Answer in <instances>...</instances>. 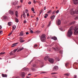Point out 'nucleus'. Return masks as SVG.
I'll list each match as a JSON object with an SVG mask.
<instances>
[{"label":"nucleus","instance_id":"59","mask_svg":"<svg viewBox=\"0 0 78 78\" xmlns=\"http://www.w3.org/2000/svg\"><path fill=\"white\" fill-rule=\"evenodd\" d=\"M44 17L45 18H47V16H44Z\"/></svg>","mask_w":78,"mask_h":78},{"label":"nucleus","instance_id":"19","mask_svg":"<svg viewBox=\"0 0 78 78\" xmlns=\"http://www.w3.org/2000/svg\"><path fill=\"white\" fill-rule=\"evenodd\" d=\"M15 20L16 22V23L19 22V20L17 18H15Z\"/></svg>","mask_w":78,"mask_h":78},{"label":"nucleus","instance_id":"4","mask_svg":"<svg viewBox=\"0 0 78 78\" xmlns=\"http://www.w3.org/2000/svg\"><path fill=\"white\" fill-rule=\"evenodd\" d=\"M48 61L50 62V63H51V64L53 63L54 61V59L49 58H48Z\"/></svg>","mask_w":78,"mask_h":78},{"label":"nucleus","instance_id":"54","mask_svg":"<svg viewBox=\"0 0 78 78\" xmlns=\"http://www.w3.org/2000/svg\"><path fill=\"white\" fill-rule=\"evenodd\" d=\"M26 34H29V33L28 32H27Z\"/></svg>","mask_w":78,"mask_h":78},{"label":"nucleus","instance_id":"15","mask_svg":"<svg viewBox=\"0 0 78 78\" xmlns=\"http://www.w3.org/2000/svg\"><path fill=\"white\" fill-rule=\"evenodd\" d=\"M51 39H53L54 41H56V40H57V38L55 37H52Z\"/></svg>","mask_w":78,"mask_h":78},{"label":"nucleus","instance_id":"37","mask_svg":"<svg viewBox=\"0 0 78 78\" xmlns=\"http://www.w3.org/2000/svg\"><path fill=\"white\" fill-rule=\"evenodd\" d=\"M17 50H18V49H16L14 50V51H13L14 53H15L16 52V51H17Z\"/></svg>","mask_w":78,"mask_h":78},{"label":"nucleus","instance_id":"55","mask_svg":"<svg viewBox=\"0 0 78 78\" xmlns=\"http://www.w3.org/2000/svg\"><path fill=\"white\" fill-rule=\"evenodd\" d=\"M20 2L21 3H22L23 2V0H20Z\"/></svg>","mask_w":78,"mask_h":78},{"label":"nucleus","instance_id":"47","mask_svg":"<svg viewBox=\"0 0 78 78\" xmlns=\"http://www.w3.org/2000/svg\"><path fill=\"white\" fill-rule=\"evenodd\" d=\"M30 32L31 33H33V31L32 30H30Z\"/></svg>","mask_w":78,"mask_h":78},{"label":"nucleus","instance_id":"51","mask_svg":"<svg viewBox=\"0 0 78 78\" xmlns=\"http://www.w3.org/2000/svg\"><path fill=\"white\" fill-rule=\"evenodd\" d=\"M30 16V15H29V13H27V17H28V16Z\"/></svg>","mask_w":78,"mask_h":78},{"label":"nucleus","instance_id":"45","mask_svg":"<svg viewBox=\"0 0 78 78\" xmlns=\"http://www.w3.org/2000/svg\"><path fill=\"white\" fill-rule=\"evenodd\" d=\"M28 4H29V5H31V2H29L28 3Z\"/></svg>","mask_w":78,"mask_h":78},{"label":"nucleus","instance_id":"27","mask_svg":"<svg viewBox=\"0 0 78 78\" xmlns=\"http://www.w3.org/2000/svg\"><path fill=\"white\" fill-rule=\"evenodd\" d=\"M15 15H16V17H17V11H16Z\"/></svg>","mask_w":78,"mask_h":78},{"label":"nucleus","instance_id":"53","mask_svg":"<svg viewBox=\"0 0 78 78\" xmlns=\"http://www.w3.org/2000/svg\"><path fill=\"white\" fill-rule=\"evenodd\" d=\"M55 11H54L52 12V14H55Z\"/></svg>","mask_w":78,"mask_h":78},{"label":"nucleus","instance_id":"49","mask_svg":"<svg viewBox=\"0 0 78 78\" xmlns=\"http://www.w3.org/2000/svg\"><path fill=\"white\" fill-rule=\"evenodd\" d=\"M28 11V9H26V11H25L26 13H27V12Z\"/></svg>","mask_w":78,"mask_h":78},{"label":"nucleus","instance_id":"61","mask_svg":"<svg viewBox=\"0 0 78 78\" xmlns=\"http://www.w3.org/2000/svg\"><path fill=\"white\" fill-rule=\"evenodd\" d=\"M2 31L0 30V34H1V33H2Z\"/></svg>","mask_w":78,"mask_h":78},{"label":"nucleus","instance_id":"41","mask_svg":"<svg viewBox=\"0 0 78 78\" xmlns=\"http://www.w3.org/2000/svg\"><path fill=\"white\" fill-rule=\"evenodd\" d=\"M36 47H37V44H35L34 45V48H36Z\"/></svg>","mask_w":78,"mask_h":78},{"label":"nucleus","instance_id":"35","mask_svg":"<svg viewBox=\"0 0 78 78\" xmlns=\"http://www.w3.org/2000/svg\"><path fill=\"white\" fill-rule=\"evenodd\" d=\"M57 73H51V75H55V74H56Z\"/></svg>","mask_w":78,"mask_h":78},{"label":"nucleus","instance_id":"7","mask_svg":"<svg viewBox=\"0 0 78 78\" xmlns=\"http://www.w3.org/2000/svg\"><path fill=\"white\" fill-rule=\"evenodd\" d=\"M73 2L75 5H78V0H73Z\"/></svg>","mask_w":78,"mask_h":78},{"label":"nucleus","instance_id":"18","mask_svg":"<svg viewBox=\"0 0 78 78\" xmlns=\"http://www.w3.org/2000/svg\"><path fill=\"white\" fill-rule=\"evenodd\" d=\"M58 25H61V20H58Z\"/></svg>","mask_w":78,"mask_h":78},{"label":"nucleus","instance_id":"13","mask_svg":"<svg viewBox=\"0 0 78 78\" xmlns=\"http://www.w3.org/2000/svg\"><path fill=\"white\" fill-rule=\"evenodd\" d=\"M48 58H49V57L48 56H46L45 58H44V59L45 61H47V59L48 60Z\"/></svg>","mask_w":78,"mask_h":78},{"label":"nucleus","instance_id":"33","mask_svg":"<svg viewBox=\"0 0 78 78\" xmlns=\"http://www.w3.org/2000/svg\"><path fill=\"white\" fill-rule=\"evenodd\" d=\"M14 55V53H12V52H11L10 54V55Z\"/></svg>","mask_w":78,"mask_h":78},{"label":"nucleus","instance_id":"12","mask_svg":"<svg viewBox=\"0 0 78 78\" xmlns=\"http://www.w3.org/2000/svg\"><path fill=\"white\" fill-rule=\"evenodd\" d=\"M31 70L32 71V72H35L36 71V69H35V68H33V67H32L31 68Z\"/></svg>","mask_w":78,"mask_h":78},{"label":"nucleus","instance_id":"16","mask_svg":"<svg viewBox=\"0 0 78 78\" xmlns=\"http://www.w3.org/2000/svg\"><path fill=\"white\" fill-rule=\"evenodd\" d=\"M2 77H7V76H8L7 75L4 74H2Z\"/></svg>","mask_w":78,"mask_h":78},{"label":"nucleus","instance_id":"5","mask_svg":"<svg viewBox=\"0 0 78 78\" xmlns=\"http://www.w3.org/2000/svg\"><path fill=\"white\" fill-rule=\"evenodd\" d=\"M53 49L54 50H55V51H58V50H59V48L58 45L55 46V48H53Z\"/></svg>","mask_w":78,"mask_h":78},{"label":"nucleus","instance_id":"62","mask_svg":"<svg viewBox=\"0 0 78 78\" xmlns=\"http://www.w3.org/2000/svg\"><path fill=\"white\" fill-rule=\"evenodd\" d=\"M2 26H0V29H2Z\"/></svg>","mask_w":78,"mask_h":78},{"label":"nucleus","instance_id":"40","mask_svg":"<svg viewBox=\"0 0 78 78\" xmlns=\"http://www.w3.org/2000/svg\"><path fill=\"white\" fill-rule=\"evenodd\" d=\"M31 10L32 11H34V8H31Z\"/></svg>","mask_w":78,"mask_h":78},{"label":"nucleus","instance_id":"25","mask_svg":"<svg viewBox=\"0 0 78 78\" xmlns=\"http://www.w3.org/2000/svg\"><path fill=\"white\" fill-rule=\"evenodd\" d=\"M3 17L4 19H6L7 18V17L6 16H3Z\"/></svg>","mask_w":78,"mask_h":78},{"label":"nucleus","instance_id":"38","mask_svg":"<svg viewBox=\"0 0 78 78\" xmlns=\"http://www.w3.org/2000/svg\"><path fill=\"white\" fill-rule=\"evenodd\" d=\"M59 12V10H58L57 11H56L55 13L56 14H58V12Z\"/></svg>","mask_w":78,"mask_h":78},{"label":"nucleus","instance_id":"58","mask_svg":"<svg viewBox=\"0 0 78 78\" xmlns=\"http://www.w3.org/2000/svg\"><path fill=\"white\" fill-rule=\"evenodd\" d=\"M20 40H22V39H23V38H22V37H20Z\"/></svg>","mask_w":78,"mask_h":78},{"label":"nucleus","instance_id":"20","mask_svg":"<svg viewBox=\"0 0 78 78\" xmlns=\"http://www.w3.org/2000/svg\"><path fill=\"white\" fill-rule=\"evenodd\" d=\"M12 30H16V26L14 25L12 27Z\"/></svg>","mask_w":78,"mask_h":78},{"label":"nucleus","instance_id":"52","mask_svg":"<svg viewBox=\"0 0 78 78\" xmlns=\"http://www.w3.org/2000/svg\"><path fill=\"white\" fill-rule=\"evenodd\" d=\"M59 53H62V51H59Z\"/></svg>","mask_w":78,"mask_h":78},{"label":"nucleus","instance_id":"64","mask_svg":"<svg viewBox=\"0 0 78 78\" xmlns=\"http://www.w3.org/2000/svg\"><path fill=\"white\" fill-rule=\"evenodd\" d=\"M26 78H30L29 77L27 76V77Z\"/></svg>","mask_w":78,"mask_h":78},{"label":"nucleus","instance_id":"1","mask_svg":"<svg viewBox=\"0 0 78 78\" xmlns=\"http://www.w3.org/2000/svg\"><path fill=\"white\" fill-rule=\"evenodd\" d=\"M73 29L74 30V33L75 34H78V25H77L76 27L74 28L72 27H70L69 30H68L67 33V36L70 37L72 35L73 32H72V30Z\"/></svg>","mask_w":78,"mask_h":78},{"label":"nucleus","instance_id":"2","mask_svg":"<svg viewBox=\"0 0 78 78\" xmlns=\"http://www.w3.org/2000/svg\"><path fill=\"white\" fill-rule=\"evenodd\" d=\"M76 13L78 14V6L76 9V10H75V11L73 10H71L70 11V14L71 15H74Z\"/></svg>","mask_w":78,"mask_h":78},{"label":"nucleus","instance_id":"17","mask_svg":"<svg viewBox=\"0 0 78 78\" xmlns=\"http://www.w3.org/2000/svg\"><path fill=\"white\" fill-rule=\"evenodd\" d=\"M23 35V31H21L20 32V36H22Z\"/></svg>","mask_w":78,"mask_h":78},{"label":"nucleus","instance_id":"14","mask_svg":"<svg viewBox=\"0 0 78 78\" xmlns=\"http://www.w3.org/2000/svg\"><path fill=\"white\" fill-rule=\"evenodd\" d=\"M23 49H24V48H23V47L20 48L18 49L17 51H22V50H23Z\"/></svg>","mask_w":78,"mask_h":78},{"label":"nucleus","instance_id":"32","mask_svg":"<svg viewBox=\"0 0 78 78\" xmlns=\"http://www.w3.org/2000/svg\"><path fill=\"white\" fill-rule=\"evenodd\" d=\"M69 65V63H66L65 64V66L66 67H67V66Z\"/></svg>","mask_w":78,"mask_h":78},{"label":"nucleus","instance_id":"6","mask_svg":"<svg viewBox=\"0 0 78 78\" xmlns=\"http://www.w3.org/2000/svg\"><path fill=\"white\" fill-rule=\"evenodd\" d=\"M58 69V67L57 66H55L53 69V71L57 70Z\"/></svg>","mask_w":78,"mask_h":78},{"label":"nucleus","instance_id":"23","mask_svg":"<svg viewBox=\"0 0 78 78\" xmlns=\"http://www.w3.org/2000/svg\"><path fill=\"white\" fill-rule=\"evenodd\" d=\"M55 59L56 61H59V58L58 57L55 58Z\"/></svg>","mask_w":78,"mask_h":78},{"label":"nucleus","instance_id":"8","mask_svg":"<svg viewBox=\"0 0 78 78\" xmlns=\"http://www.w3.org/2000/svg\"><path fill=\"white\" fill-rule=\"evenodd\" d=\"M25 73L24 72H22L21 73V75L23 77V78H24L25 77Z\"/></svg>","mask_w":78,"mask_h":78},{"label":"nucleus","instance_id":"29","mask_svg":"<svg viewBox=\"0 0 78 78\" xmlns=\"http://www.w3.org/2000/svg\"><path fill=\"white\" fill-rule=\"evenodd\" d=\"M44 12V10L42 9L40 12V13L39 15H40V14H41V13H42V12Z\"/></svg>","mask_w":78,"mask_h":78},{"label":"nucleus","instance_id":"10","mask_svg":"<svg viewBox=\"0 0 78 78\" xmlns=\"http://www.w3.org/2000/svg\"><path fill=\"white\" fill-rule=\"evenodd\" d=\"M55 15L51 16L50 17V18L51 19V20H53L55 19Z\"/></svg>","mask_w":78,"mask_h":78},{"label":"nucleus","instance_id":"42","mask_svg":"<svg viewBox=\"0 0 78 78\" xmlns=\"http://www.w3.org/2000/svg\"><path fill=\"white\" fill-rule=\"evenodd\" d=\"M21 8V6H18L17 7V8H18H18Z\"/></svg>","mask_w":78,"mask_h":78},{"label":"nucleus","instance_id":"9","mask_svg":"<svg viewBox=\"0 0 78 78\" xmlns=\"http://www.w3.org/2000/svg\"><path fill=\"white\" fill-rule=\"evenodd\" d=\"M9 12L10 14H12V15H13V14H14V12L11 10H9Z\"/></svg>","mask_w":78,"mask_h":78},{"label":"nucleus","instance_id":"46","mask_svg":"<svg viewBox=\"0 0 78 78\" xmlns=\"http://www.w3.org/2000/svg\"><path fill=\"white\" fill-rule=\"evenodd\" d=\"M27 21H26V20H25L24 21V22H23V23H27Z\"/></svg>","mask_w":78,"mask_h":78},{"label":"nucleus","instance_id":"34","mask_svg":"<svg viewBox=\"0 0 78 78\" xmlns=\"http://www.w3.org/2000/svg\"><path fill=\"white\" fill-rule=\"evenodd\" d=\"M13 32V31H12V32H11V33H10L8 35V36H10V35H11V34H12V32Z\"/></svg>","mask_w":78,"mask_h":78},{"label":"nucleus","instance_id":"63","mask_svg":"<svg viewBox=\"0 0 78 78\" xmlns=\"http://www.w3.org/2000/svg\"><path fill=\"white\" fill-rule=\"evenodd\" d=\"M50 25V24L49 23V24H48V26L49 27Z\"/></svg>","mask_w":78,"mask_h":78},{"label":"nucleus","instance_id":"28","mask_svg":"<svg viewBox=\"0 0 78 78\" xmlns=\"http://www.w3.org/2000/svg\"><path fill=\"white\" fill-rule=\"evenodd\" d=\"M51 12V10H50L47 12V13H48V14H50V12Z\"/></svg>","mask_w":78,"mask_h":78},{"label":"nucleus","instance_id":"56","mask_svg":"<svg viewBox=\"0 0 78 78\" xmlns=\"http://www.w3.org/2000/svg\"><path fill=\"white\" fill-rule=\"evenodd\" d=\"M44 10H45V9H46V7H44Z\"/></svg>","mask_w":78,"mask_h":78},{"label":"nucleus","instance_id":"26","mask_svg":"<svg viewBox=\"0 0 78 78\" xmlns=\"http://www.w3.org/2000/svg\"><path fill=\"white\" fill-rule=\"evenodd\" d=\"M75 23V22L74 21L70 23V25H73V24H74Z\"/></svg>","mask_w":78,"mask_h":78},{"label":"nucleus","instance_id":"44","mask_svg":"<svg viewBox=\"0 0 78 78\" xmlns=\"http://www.w3.org/2000/svg\"><path fill=\"white\" fill-rule=\"evenodd\" d=\"M24 41H24V40H21L20 41V42L21 43H22V42H24Z\"/></svg>","mask_w":78,"mask_h":78},{"label":"nucleus","instance_id":"21","mask_svg":"<svg viewBox=\"0 0 78 78\" xmlns=\"http://www.w3.org/2000/svg\"><path fill=\"white\" fill-rule=\"evenodd\" d=\"M24 69L26 71H28V70H29V69L28 68H24Z\"/></svg>","mask_w":78,"mask_h":78},{"label":"nucleus","instance_id":"30","mask_svg":"<svg viewBox=\"0 0 78 78\" xmlns=\"http://www.w3.org/2000/svg\"><path fill=\"white\" fill-rule=\"evenodd\" d=\"M64 75L66 76H69V74L66 73V74H64Z\"/></svg>","mask_w":78,"mask_h":78},{"label":"nucleus","instance_id":"50","mask_svg":"<svg viewBox=\"0 0 78 78\" xmlns=\"http://www.w3.org/2000/svg\"><path fill=\"white\" fill-rule=\"evenodd\" d=\"M23 17H24V19H25L26 18V15H23Z\"/></svg>","mask_w":78,"mask_h":78},{"label":"nucleus","instance_id":"22","mask_svg":"<svg viewBox=\"0 0 78 78\" xmlns=\"http://www.w3.org/2000/svg\"><path fill=\"white\" fill-rule=\"evenodd\" d=\"M12 3L13 5H16L17 4H16V2H12Z\"/></svg>","mask_w":78,"mask_h":78},{"label":"nucleus","instance_id":"57","mask_svg":"<svg viewBox=\"0 0 78 78\" xmlns=\"http://www.w3.org/2000/svg\"><path fill=\"white\" fill-rule=\"evenodd\" d=\"M23 16H26V15H25V12H24L23 14Z\"/></svg>","mask_w":78,"mask_h":78},{"label":"nucleus","instance_id":"39","mask_svg":"<svg viewBox=\"0 0 78 78\" xmlns=\"http://www.w3.org/2000/svg\"><path fill=\"white\" fill-rule=\"evenodd\" d=\"M5 53V52H1L0 53V55H3Z\"/></svg>","mask_w":78,"mask_h":78},{"label":"nucleus","instance_id":"31","mask_svg":"<svg viewBox=\"0 0 78 78\" xmlns=\"http://www.w3.org/2000/svg\"><path fill=\"white\" fill-rule=\"evenodd\" d=\"M75 20H77L78 19V16H76L75 18Z\"/></svg>","mask_w":78,"mask_h":78},{"label":"nucleus","instance_id":"36","mask_svg":"<svg viewBox=\"0 0 78 78\" xmlns=\"http://www.w3.org/2000/svg\"><path fill=\"white\" fill-rule=\"evenodd\" d=\"M32 66L33 67H36V65L35 64L33 65Z\"/></svg>","mask_w":78,"mask_h":78},{"label":"nucleus","instance_id":"11","mask_svg":"<svg viewBox=\"0 0 78 78\" xmlns=\"http://www.w3.org/2000/svg\"><path fill=\"white\" fill-rule=\"evenodd\" d=\"M18 43H14L13 44H12L11 47H15V46H16V45H17V44H18Z\"/></svg>","mask_w":78,"mask_h":78},{"label":"nucleus","instance_id":"48","mask_svg":"<svg viewBox=\"0 0 78 78\" xmlns=\"http://www.w3.org/2000/svg\"><path fill=\"white\" fill-rule=\"evenodd\" d=\"M42 73H45V72H41V74H42Z\"/></svg>","mask_w":78,"mask_h":78},{"label":"nucleus","instance_id":"3","mask_svg":"<svg viewBox=\"0 0 78 78\" xmlns=\"http://www.w3.org/2000/svg\"><path fill=\"white\" fill-rule=\"evenodd\" d=\"M41 40L42 42H44L46 41V38H45V35L43 34L41 36Z\"/></svg>","mask_w":78,"mask_h":78},{"label":"nucleus","instance_id":"43","mask_svg":"<svg viewBox=\"0 0 78 78\" xmlns=\"http://www.w3.org/2000/svg\"><path fill=\"white\" fill-rule=\"evenodd\" d=\"M33 2H34V3L35 4L36 3V0H34Z\"/></svg>","mask_w":78,"mask_h":78},{"label":"nucleus","instance_id":"60","mask_svg":"<svg viewBox=\"0 0 78 78\" xmlns=\"http://www.w3.org/2000/svg\"><path fill=\"white\" fill-rule=\"evenodd\" d=\"M37 23H35V26H36V25H37Z\"/></svg>","mask_w":78,"mask_h":78},{"label":"nucleus","instance_id":"24","mask_svg":"<svg viewBox=\"0 0 78 78\" xmlns=\"http://www.w3.org/2000/svg\"><path fill=\"white\" fill-rule=\"evenodd\" d=\"M8 25L9 26H11V22H9L8 23Z\"/></svg>","mask_w":78,"mask_h":78}]
</instances>
